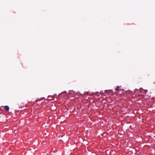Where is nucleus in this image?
I'll return each instance as SVG.
<instances>
[{"label": "nucleus", "mask_w": 155, "mask_h": 155, "mask_svg": "<svg viewBox=\"0 0 155 155\" xmlns=\"http://www.w3.org/2000/svg\"><path fill=\"white\" fill-rule=\"evenodd\" d=\"M4 109L6 111H8L9 110V107L8 106H5L4 107Z\"/></svg>", "instance_id": "nucleus-1"}, {"label": "nucleus", "mask_w": 155, "mask_h": 155, "mask_svg": "<svg viewBox=\"0 0 155 155\" xmlns=\"http://www.w3.org/2000/svg\"><path fill=\"white\" fill-rule=\"evenodd\" d=\"M119 88V87L118 86H117L116 88H115V90L116 91H118V89Z\"/></svg>", "instance_id": "nucleus-2"}]
</instances>
